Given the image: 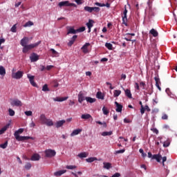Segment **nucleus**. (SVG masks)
<instances>
[{
    "label": "nucleus",
    "mask_w": 177,
    "mask_h": 177,
    "mask_svg": "<svg viewBox=\"0 0 177 177\" xmlns=\"http://www.w3.org/2000/svg\"><path fill=\"white\" fill-rule=\"evenodd\" d=\"M23 132H24V129H19L15 132L14 136H15L16 140H18V142H24V140H28V139H31L32 140H35V138H34V137L20 136L19 134L23 133Z\"/></svg>",
    "instance_id": "f257e3e1"
},
{
    "label": "nucleus",
    "mask_w": 177,
    "mask_h": 177,
    "mask_svg": "<svg viewBox=\"0 0 177 177\" xmlns=\"http://www.w3.org/2000/svg\"><path fill=\"white\" fill-rule=\"evenodd\" d=\"M23 75H24V72L23 71H18L16 72V69L12 68L11 77L14 80H21L23 78Z\"/></svg>",
    "instance_id": "f03ea898"
},
{
    "label": "nucleus",
    "mask_w": 177,
    "mask_h": 177,
    "mask_svg": "<svg viewBox=\"0 0 177 177\" xmlns=\"http://www.w3.org/2000/svg\"><path fill=\"white\" fill-rule=\"evenodd\" d=\"M41 44V41H39L37 43L29 44V45H26L22 50L23 53H27L28 50H31V49H34V48H37Z\"/></svg>",
    "instance_id": "7ed1b4c3"
},
{
    "label": "nucleus",
    "mask_w": 177,
    "mask_h": 177,
    "mask_svg": "<svg viewBox=\"0 0 177 177\" xmlns=\"http://www.w3.org/2000/svg\"><path fill=\"white\" fill-rule=\"evenodd\" d=\"M44 153L48 158H52V157L56 156V151L50 149H46Z\"/></svg>",
    "instance_id": "20e7f679"
},
{
    "label": "nucleus",
    "mask_w": 177,
    "mask_h": 177,
    "mask_svg": "<svg viewBox=\"0 0 177 177\" xmlns=\"http://www.w3.org/2000/svg\"><path fill=\"white\" fill-rule=\"evenodd\" d=\"M58 6L59 8H62V6H77L75 3H70L68 1H61L58 3Z\"/></svg>",
    "instance_id": "39448f33"
},
{
    "label": "nucleus",
    "mask_w": 177,
    "mask_h": 177,
    "mask_svg": "<svg viewBox=\"0 0 177 177\" xmlns=\"http://www.w3.org/2000/svg\"><path fill=\"white\" fill-rule=\"evenodd\" d=\"M10 104L13 107H15V106H16L17 107H21L23 106V103L20 101V100H17V99L12 100L10 102Z\"/></svg>",
    "instance_id": "423d86ee"
},
{
    "label": "nucleus",
    "mask_w": 177,
    "mask_h": 177,
    "mask_svg": "<svg viewBox=\"0 0 177 177\" xmlns=\"http://www.w3.org/2000/svg\"><path fill=\"white\" fill-rule=\"evenodd\" d=\"M30 59V62H32V63L35 62H38V60H39V55H38L35 53H33L31 54Z\"/></svg>",
    "instance_id": "0eeeda50"
},
{
    "label": "nucleus",
    "mask_w": 177,
    "mask_h": 177,
    "mask_svg": "<svg viewBox=\"0 0 177 177\" xmlns=\"http://www.w3.org/2000/svg\"><path fill=\"white\" fill-rule=\"evenodd\" d=\"M86 97H85L84 93H82V91H80L78 94L79 103H82L84 102V100H86Z\"/></svg>",
    "instance_id": "6e6552de"
},
{
    "label": "nucleus",
    "mask_w": 177,
    "mask_h": 177,
    "mask_svg": "<svg viewBox=\"0 0 177 177\" xmlns=\"http://www.w3.org/2000/svg\"><path fill=\"white\" fill-rule=\"evenodd\" d=\"M27 77L28 78V80L32 86H37V83H35V82H34V78H35L34 76L30 75V74H28Z\"/></svg>",
    "instance_id": "1a4fd4ad"
},
{
    "label": "nucleus",
    "mask_w": 177,
    "mask_h": 177,
    "mask_svg": "<svg viewBox=\"0 0 177 177\" xmlns=\"http://www.w3.org/2000/svg\"><path fill=\"white\" fill-rule=\"evenodd\" d=\"M115 104L116 106L115 111H117V113H121V111H122V105L118 102H115Z\"/></svg>",
    "instance_id": "9d476101"
},
{
    "label": "nucleus",
    "mask_w": 177,
    "mask_h": 177,
    "mask_svg": "<svg viewBox=\"0 0 177 177\" xmlns=\"http://www.w3.org/2000/svg\"><path fill=\"white\" fill-rule=\"evenodd\" d=\"M28 44V37H25L21 40V45L24 48Z\"/></svg>",
    "instance_id": "9b49d317"
},
{
    "label": "nucleus",
    "mask_w": 177,
    "mask_h": 177,
    "mask_svg": "<svg viewBox=\"0 0 177 177\" xmlns=\"http://www.w3.org/2000/svg\"><path fill=\"white\" fill-rule=\"evenodd\" d=\"M161 158H162V156L160 154H154L152 156V160H156L157 162H161Z\"/></svg>",
    "instance_id": "f8f14e48"
},
{
    "label": "nucleus",
    "mask_w": 177,
    "mask_h": 177,
    "mask_svg": "<svg viewBox=\"0 0 177 177\" xmlns=\"http://www.w3.org/2000/svg\"><path fill=\"white\" fill-rule=\"evenodd\" d=\"M41 156L38 153H35L32 156L30 160L32 161H39Z\"/></svg>",
    "instance_id": "ddd939ff"
},
{
    "label": "nucleus",
    "mask_w": 177,
    "mask_h": 177,
    "mask_svg": "<svg viewBox=\"0 0 177 177\" xmlns=\"http://www.w3.org/2000/svg\"><path fill=\"white\" fill-rule=\"evenodd\" d=\"M82 132V129H77L73 131V132L71 133V136H75L77 135H79V133H81Z\"/></svg>",
    "instance_id": "4468645a"
},
{
    "label": "nucleus",
    "mask_w": 177,
    "mask_h": 177,
    "mask_svg": "<svg viewBox=\"0 0 177 177\" xmlns=\"http://www.w3.org/2000/svg\"><path fill=\"white\" fill-rule=\"evenodd\" d=\"M9 127H10V124H7L6 126L1 128L0 129V135H3V133L6 132V130L8 129Z\"/></svg>",
    "instance_id": "2eb2a0df"
},
{
    "label": "nucleus",
    "mask_w": 177,
    "mask_h": 177,
    "mask_svg": "<svg viewBox=\"0 0 177 177\" xmlns=\"http://www.w3.org/2000/svg\"><path fill=\"white\" fill-rule=\"evenodd\" d=\"M64 124H66V120H59L55 123V127L56 128H61V127L62 125H64Z\"/></svg>",
    "instance_id": "dca6fc26"
},
{
    "label": "nucleus",
    "mask_w": 177,
    "mask_h": 177,
    "mask_svg": "<svg viewBox=\"0 0 177 177\" xmlns=\"http://www.w3.org/2000/svg\"><path fill=\"white\" fill-rule=\"evenodd\" d=\"M39 120L41 121V124L44 125L46 122V120H48V118H46V116H45V114H41L40 115Z\"/></svg>",
    "instance_id": "f3484780"
},
{
    "label": "nucleus",
    "mask_w": 177,
    "mask_h": 177,
    "mask_svg": "<svg viewBox=\"0 0 177 177\" xmlns=\"http://www.w3.org/2000/svg\"><path fill=\"white\" fill-rule=\"evenodd\" d=\"M91 44L86 43L82 47V50H83L84 53H88V46H89Z\"/></svg>",
    "instance_id": "a211bd4d"
},
{
    "label": "nucleus",
    "mask_w": 177,
    "mask_h": 177,
    "mask_svg": "<svg viewBox=\"0 0 177 177\" xmlns=\"http://www.w3.org/2000/svg\"><path fill=\"white\" fill-rule=\"evenodd\" d=\"M66 99H68V97H57L55 98H53L54 102H64Z\"/></svg>",
    "instance_id": "6ab92c4d"
},
{
    "label": "nucleus",
    "mask_w": 177,
    "mask_h": 177,
    "mask_svg": "<svg viewBox=\"0 0 177 177\" xmlns=\"http://www.w3.org/2000/svg\"><path fill=\"white\" fill-rule=\"evenodd\" d=\"M77 30L74 29V28H71L70 27L69 28H68V32L67 35H68V34H77Z\"/></svg>",
    "instance_id": "aec40b11"
},
{
    "label": "nucleus",
    "mask_w": 177,
    "mask_h": 177,
    "mask_svg": "<svg viewBox=\"0 0 177 177\" xmlns=\"http://www.w3.org/2000/svg\"><path fill=\"white\" fill-rule=\"evenodd\" d=\"M44 125H46L47 127H53V121L50 119H47Z\"/></svg>",
    "instance_id": "412c9836"
},
{
    "label": "nucleus",
    "mask_w": 177,
    "mask_h": 177,
    "mask_svg": "<svg viewBox=\"0 0 177 177\" xmlns=\"http://www.w3.org/2000/svg\"><path fill=\"white\" fill-rule=\"evenodd\" d=\"M124 93H125V95L127 97H129V99H132V93H131V90L128 88L124 90Z\"/></svg>",
    "instance_id": "4be33fe9"
},
{
    "label": "nucleus",
    "mask_w": 177,
    "mask_h": 177,
    "mask_svg": "<svg viewBox=\"0 0 177 177\" xmlns=\"http://www.w3.org/2000/svg\"><path fill=\"white\" fill-rule=\"evenodd\" d=\"M63 174H66V170H60V171H55L54 173V175L55 176H62V175H63Z\"/></svg>",
    "instance_id": "5701e85b"
},
{
    "label": "nucleus",
    "mask_w": 177,
    "mask_h": 177,
    "mask_svg": "<svg viewBox=\"0 0 177 177\" xmlns=\"http://www.w3.org/2000/svg\"><path fill=\"white\" fill-rule=\"evenodd\" d=\"M6 75V69H5V67L0 66V75L5 76Z\"/></svg>",
    "instance_id": "b1692460"
},
{
    "label": "nucleus",
    "mask_w": 177,
    "mask_h": 177,
    "mask_svg": "<svg viewBox=\"0 0 177 177\" xmlns=\"http://www.w3.org/2000/svg\"><path fill=\"white\" fill-rule=\"evenodd\" d=\"M149 34H151V35H153V37H158V32H157V30H156L154 28H152L150 31H149Z\"/></svg>",
    "instance_id": "393cba45"
},
{
    "label": "nucleus",
    "mask_w": 177,
    "mask_h": 177,
    "mask_svg": "<svg viewBox=\"0 0 177 177\" xmlns=\"http://www.w3.org/2000/svg\"><path fill=\"white\" fill-rule=\"evenodd\" d=\"M81 118L82 120H89V118H92V116L91 115V114L86 113L82 115Z\"/></svg>",
    "instance_id": "a878e982"
},
{
    "label": "nucleus",
    "mask_w": 177,
    "mask_h": 177,
    "mask_svg": "<svg viewBox=\"0 0 177 177\" xmlns=\"http://www.w3.org/2000/svg\"><path fill=\"white\" fill-rule=\"evenodd\" d=\"M96 97L97 99H101V100H104V95L102 93V92L98 91L96 94Z\"/></svg>",
    "instance_id": "bb28decb"
},
{
    "label": "nucleus",
    "mask_w": 177,
    "mask_h": 177,
    "mask_svg": "<svg viewBox=\"0 0 177 177\" xmlns=\"http://www.w3.org/2000/svg\"><path fill=\"white\" fill-rule=\"evenodd\" d=\"M86 100L88 103H95L96 98H92L91 97H86Z\"/></svg>",
    "instance_id": "cd10ccee"
},
{
    "label": "nucleus",
    "mask_w": 177,
    "mask_h": 177,
    "mask_svg": "<svg viewBox=\"0 0 177 177\" xmlns=\"http://www.w3.org/2000/svg\"><path fill=\"white\" fill-rule=\"evenodd\" d=\"M93 20L92 19H89L88 22L86 24V26L88 27V28H92V27H93Z\"/></svg>",
    "instance_id": "c85d7f7f"
},
{
    "label": "nucleus",
    "mask_w": 177,
    "mask_h": 177,
    "mask_svg": "<svg viewBox=\"0 0 177 177\" xmlns=\"http://www.w3.org/2000/svg\"><path fill=\"white\" fill-rule=\"evenodd\" d=\"M103 165H104V168L105 169H110V168H111V163L110 162H104Z\"/></svg>",
    "instance_id": "c756f323"
},
{
    "label": "nucleus",
    "mask_w": 177,
    "mask_h": 177,
    "mask_svg": "<svg viewBox=\"0 0 177 177\" xmlns=\"http://www.w3.org/2000/svg\"><path fill=\"white\" fill-rule=\"evenodd\" d=\"M80 158H86L88 157V153L86 152H82L77 155Z\"/></svg>",
    "instance_id": "7c9ffc66"
},
{
    "label": "nucleus",
    "mask_w": 177,
    "mask_h": 177,
    "mask_svg": "<svg viewBox=\"0 0 177 177\" xmlns=\"http://www.w3.org/2000/svg\"><path fill=\"white\" fill-rule=\"evenodd\" d=\"M113 135V131H104L102 133V136H111Z\"/></svg>",
    "instance_id": "2f4dec72"
},
{
    "label": "nucleus",
    "mask_w": 177,
    "mask_h": 177,
    "mask_svg": "<svg viewBox=\"0 0 177 177\" xmlns=\"http://www.w3.org/2000/svg\"><path fill=\"white\" fill-rule=\"evenodd\" d=\"M121 95V91L120 90H115L113 92L114 97H118V96Z\"/></svg>",
    "instance_id": "473e14b6"
},
{
    "label": "nucleus",
    "mask_w": 177,
    "mask_h": 177,
    "mask_svg": "<svg viewBox=\"0 0 177 177\" xmlns=\"http://www.w3.org/2000/svg\"><path fill=\"white\" fill-rule=\"evenodd\" d=\"M97 160V158L91 157V158H88L86 159V161L87 162H93V161H96Z\"/></svg>",
    "instance_id": "72a5a7b5"
},
{
    "label": "nucleus",
    "mask_w": 177,
    "mask_h": 177,
    "mask_svg": "<svg viewBox=\"0 0 177 177\" xmlns=\"http://www.w3.org/2000/svg\"><path fill=\"white\" fill-rule=\"evenodd\" d=\"M31 26H34V23L31 21H28L24 25V27H31Z\"/></svg>",
    "instance_id": "f704fd0d"
},
{
    "label": "nucleus",
    "mask_w": 177,
    "mask_h": 177,
    "mask_svg": "<svg viewBox=\"0 0 177 177\" xmlns=\"http://www.w3.org/2000/svg\"><path fill=\"white\" fill-rule=\"evenodd\" d=\"M84 10L86 12H88V13H92V12H93V7L85 6L84 7Z\"/></svg>",
    "instance_id": "c9c22d12"
},
{
    "label": "nucleus",
    "mask_w": 177,
    "mask_h": 177,
    "mask_svg": "<svg viewBox=\"0 0 177 177\" xmlns=\"http://www.w3.org/2000/svg\"><path fill=\"white\" fill-rule=\"evenodd\" d=\"M105 46L109 50H113V44H111V43H106Z\"/></svg>",
    "instance_id": "e433bc0d"
},
{
    "label": "nucleus",
    "mask_w": 177,
    "mask_h": 177,
    "mask_svg": "<svg viewBox=\"0 0 177 177\" xmlns=\"http://www.w3.org/2000/svg\"><path fill=\"white\" fill-rule=\"evenodd\" d=\"M102 111H103V114H104V115H108L109 113H110V111H109V109H107V108H106V106H104L102 108Z\"/></svg>",
    "instance_id": "4c0bfd02"
},
{
    "label": "nucleus",
    "mask_w": 177,
    "mask_h": 177,
    "mask_svg": "<svg viewBox=\"0 0 177 177\" xmlns=\"http://www.w3.org/2000/svg\"><path fill=\"white\" fill-rule=\"evenodd\" d=\"M17 24H15L12 28H11V29H10V31L12 32H17Z\"/></svg>",
    "instance_id": "58836bf2"
},
{
    "label": "nucleus",
    "mask_w": 177,
    "mask_h": 177,
    "mask_svg": "<svg viewBox=\"0 0 177 177\" xmlns=\"http://www.w3.org/2000/svg\"><path fill=\"white\" fill-rule=\"evenodd\" d=\"M42 91L44 92H49V88L48 87V84H44L42 87Z\"/></svg>",
    "instance_id": "ea45409f"
},
{
    "label": "nucleus",
    "mask_w": 177,
    "mask_h": 177,
    "mask_svg": "<svg viewBox=\"0 0 177 177\" xmlns=\"http://www.w3.org/2000/svg\"><path fill=\"white\" fill-rule=\"evenodd\" d=\"M50 50L52 52L53 56H59V53H57L55 49L51 48Z\"/></svg>",
    "instance_id": "a19ab883"
},
{
    "label": "nucleus",
    "mask_w": 177,
    "mask_h": 177,
    "mask_svg": "<svg viewBox=\"0 0 177 177\" xmlns=\"http://www.w3.org/2000/svg\"><path fill=\"white\" fill-rule=\"evenodd\" d=\"M1 149H6L8 147V141H6L3 144L0 145Z\"/></svg>",
    "instance_id": "79ce46f5"
},
{
    "label": "nucleus",
    "mask_w": 177,
    "mask_h": 177,
    "mask_svg": "<svg viewBox=\"0 0 177 177\" xmlns=\"http://www.w3.org/2000/svg\"><path fill=\"white\" fill-rule=\"evenodd\" d=\"M66 169H75L77 168V166L75 165H67L66 167Z\"/></svg>",
    "instance_id": "37998d69"
},
{
    "label": "nucleus",
    "mask_w": 177,
    "mask_h": 177,
    "mask_svg": "<svg viewBox=\"0 0 177 177\" xmlns=\"http://www.w3.org/2000/svg\"><path fill=\"white\" fill-rule=\"evenodd\" d=\"M86 28L85 26H82L79 28L78 29H77V32H84V31H85Z\"/></svg>",
    "instance_id": "c03bdc74"
},
{
    "label": "nucleus",
    "mask_w": 177,
    "mask_h": 177,
    "mask_svg": "<svg viewBox=\"0 0 177 177\" xmlns=\"http://www.w3.org/2000/svg\"><path fill=\"white\" fill-rule=\"evenodd\" d=\"M8 113H9V115H10V117H13V115H15V111H13V109H8Z\"/></svg>",
    "instance_id": "a18cd8bd"
},
{
    "label": "nucleus",
    "mask_w": 177,
    "mask_h": 177,
    "mask_svg": "<svg viewBox=\"0 0 177 177\" xmlns=\"http://www.w3.org/2000/svg\"><path fill=\"white\" fill-rule=\"evenodd\" d=\"M140 86L142 88V89H146V83L145 82H140Z\"/></svg>",
    "instance_id": "49530a36"
},
{
    "label": "nucleus",
    "mask_w": 177,
    "mask_h": 177,
    "mask_svg": "<svg viewBox=\"0 0 177 177\" xmlns=\"http://www.w3.org/2000/svg\"><path fill=\"white\" fill-rule=\"evenodd\" d=\"M95 5H96V6H100V8H103V7L106 6V4L99 3V2H95Z\"/></svg>",
    "instance_id": "de8ad7c7"
},
{
    "label": "nucleus",
    "mask_w": 177,
    "mask_h": 177,
    "mask_svg": "<svg viewBox=\"0 0 177 177\" xmlns=\"http://www.w3.org/2000/svg\"><path fill=\"white\" fill-rule=\"evenodd\" d=\"M31 163H30V162H28V163H26V165H25V169H31Z\"/></svg>",
    "instance_id": "09e8293b"
},
{
    "label": "nucleus",
    "mask_w": 177,
    "mask_h": 177,
    "mask_svg": "<svg viewBox=\"0 0 177 177\" xmlns=\"http://www.w3.org/2000/svg\"><path fill=\"white\" fill-rule=\"evenodd\" d=\"M122 153H125V149H120L115 151V154H122Z\"/></svg>",
    "instance_id": "8fccbe9b"
},
{
    "label": "nucleus",
    "mask_w": 177,
    "mask_h": 177,
    "mask_svg": "<svg viewBox=\"0 0 177 177\" xmlns=\"http://www.w3.org/2000/svg\"><path fill=\"white\" fill-rule=\"evenodd\" d=\"M25 114L28 117H30V116L32 115V111H25Z\"/></svg>",
    "instance_id": "3c124183"
},
{
    "label": "nucleus",
    "mask_w": 177,
    "mask_h": 177,
    "mask_svg": "<svg viewBox=\"0 0 177 177\" xmlns=\"http://www.w3.org/2000/svg\"><path fill=\"white\" fill-rule=\"evenodd\" d=\"M127 21H128V18H122V24H124L127 27L128 24Z\"/></svg>",
    "instance_id": "603ef678"
},
{
    "label": "nucleus",
    "mask_w": 177,
    "mask_h": 177,
    "mask_svg": "<svg viewBox=\"0 0 177 177\" xmlns=\"http://www.w3.org/2000/svg\"><path fill=\"white\" fill-rule=\"evenodd\" d=\"M100 8L99 7H93V12H100Z\"/></svg>",
    "instance_id": "864d4df0"
},
{
    "label": "nucleus",
    "mask_w": 177,
    "mask_h": 177,
    "mask_svg": "<svg viewBox=\"0 0 177 177\" xmlns=\"http://www.w3.org/2000/svg\"><path fill=\"white\" fill-rule=\"evenodd\" d=\"M169 141H166L163 143V147H169Z\"/></svg>",
    "instance_id": "5fc2aeb1"
},
{
    "label": "nucleus",
    "mask_w": 177,
    "mask_h": 177,
    "mask_svg": "<svg viewBox=\"0 0 177 177\" xmlns=\"http://www.w3.org/2000/svg\"><path fill=\"white\" fill-rule=\"evenodd\" d=\"M53 65H48L46 67V70H47L48 71H49V70H52V68H53Z\"/></svg>",
    "instance_id": "6e6d98bb"
},
{
    "label": "nucleus",
    "mask_w": 177,
    "mask_h": 177,
    "mask_svg": "<svg viewBox=\"0 0 177 177\" xmlns=\"http://www.w3.org/2000/svg\"><path fill=\"white\" fill-rule=\"evenodd\" d=\"M162 166L163 167H165V161H167V156H164L162 158Z\"/></svg>",
    "instance_id": "4d7b16f0"
},
{
    "label": "nucleus",
    "mask_w": 177,
    "mask_h": 177,
    "mask_svg": "<svg viewBox=\"0 0 177 177\" xmlns=\"http://www.w3.org/2000/svg\"><path fill=\"white\" fill-rule=\"evenodd\" d=\"M154 80L156 81V84H161V82H160V78L155 77Z\"/></svg>",
    "instance_id": "13d9d810"
},
{
    "label": "nucleus",
    "mask_w": 177,
    "mask_h": 177,
    "mask_svg": "<svg viewBox=\"0 0 177 177\" xmlns=\"http://www.w3.org/2000/svg\"><path fill=\"white\" fill-rule=\"evenodd\" d=\"M74 40H71L68 43V46H73V45L74 44Z\"/></svg>",
    "instance_id": "bf43d9fd"
},
{
    "label": "nucleus",
    "mask_w": 177,
    "mask_h": 177,
    "mask_svg": "<svg viewBox=\"0 0 177 177\" xmlns=\"http://www.w3.org/2000/svg\"><path fill=\"white\" fill-rule=\"evenodd\" d=\"M135 88L137 89V91H140V87L139 86L138 83H135Z\"/></svg>",
    "instance_id": "052dcab7"
},
{
    "label": "nucleus",
    "mask_w": 177,
    "mask_h": 177,
    "mask_svg": "<svg viewBox=\"0 0 177 177\" xmlns=\"http://www.w3.org/2000/svg\"><path fill=\"white\" fill-rule=\"evenodd\" d=\"M53 86L54 88H57V86H59V83L56 81L53 82Z\"/></svg>",
    "instance_id": "680f3d73"
},
{
    "label": "nucleus",
    "mask_w": 177,
    "mask_h": 177,
    "mask_svg": "<svg viewBox=\"0 0 177 177\" xmlns=\"http://www.w3.org/2000/svg\"><path fill=\"white\" fill-rule=\"evenodd\" d=\"M162 120H168V115L167 114L162 115Z\"/></svg>",
    "instance_id": "e2e57ef3"
},
{
    "label": "nucleus",
    "mask_w": 177,
    "mask_h": 177,
    "mask_svg": "<svg viewBox=\"0 0 177 177\" xmlns=\"http://www.w3.org/2000/svg\"><path fill=\"white\" fill-rule=\"evenodd\" d=\"M124 122L125 124H129V123H131V120H129L127 119V118H124Z\"/></svg>",
    "instance_id": "0e129e2a"
},
{
    "label": "nucleus",
    "mask_w": 177,
    "mask_h": 177,
    "mask_svg": "<svg viewBox=\"0 0 177 177\" xmlns=\"http://www.w3.org/2000/svg\"><path fill=\"white\" fill-rule=\"evenodd\" d=\"M82 0H75L77 5H82Z\"/></svg>",
    "instance_id": "69168bd1"
},
{
    "label": "nucleus",
    "mask_w": 177,
    "mask_h": 177,
    "mask_svg": "<svg viewBox=\"0 0 177 177\" xmlns=\"http://www.w3.org/2000/svg\"><path fill=\"white\" fill-rule=\"evenodd\" d=\"M145 106H142L141 109H140V113L141 114H145Z\"/></svg>",
    "instance_id": "338daca9"
},
{
    "label": "nucleus",
    "mask_w": 177,
    "mask_h": 177,
    "mask_svg": "<svg viewBox=\"0 0 177 177\" xmlns=\"http://www.w3.org/2000/svg\"><path fill=\"white\" fill-rule=\"evenodd\" d=\"M144 109H145V110H147V111H151V109H150V108L149 107L148 105H145Z\"/></svg>",
    "instance_id": "774afa93"
}]
</instances>
